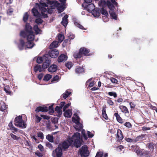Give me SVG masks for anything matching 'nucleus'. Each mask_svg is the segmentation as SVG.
Here are the masks:
<instances>
[{"label": "nucleus", "instance_id": "e2e57ef3", "mask_svg": "<svg viewBox=\"0 0 157 157\" xmlns=\"http://www.w3.org/2000/svg\"><path fill=\"white\" fill-rule=\"evenodd\" d=\"M87 135L89 138L93 137L94 136V134L91 133L90 131H87Z\"/></svg>", "mask_w": 157, "mask_h": 157}, {"label": "nucleus", "instance_id": "473e14b6", "mask_svg": "<svg viewBox=\"0 0 157 157\" xmlns=\"http://www.w3.org/2000/svg\"><path fill=\"white\" fill-rule=\"evenodd\" d=\"M84 71V69L83 68L79 67L76 68L75 70L76 73L78 74L83 72Z\"/></svg>", "mask_w": 157, "mask_h": 157}, {"label": "nucleus", "instance_id": "393cba45", "mask_svg": "<svg viewBox=\"0 0 157 157\" xmlns=\"http://www.w3.org/2000/svg\"><path fill=\"white\" fill-rule=\"evenodd\" d=\"M59 42L57 41H53L49 46V48L52 49L56 48L58 47Z\"/></svg>", "mask_w": 157, "mask_h": 157}, {"label": "nucleus", "instance_id": "9d476101", "mask_svg": "<svg viewBox=\"0 0 157 157\" xmlns=\"http://www.w3.org/2000/svg\"><path fill=\"white\" fill-rule=\"evenodd\" d=\"M119 108L121 110V112L124 113L125 115L128 117L129 116V112L127 108L125 106L120 105Z\"/></svg>", "mask_w": 157, "mask_h": 157}, {"label": "nucleus", "instance_id": "f8f14e48", "mask_svg": "<svg viewBox=\"0 0 157 157\" xmlns=\"http://www.w3.org/2000/svg\"><path fill=\"white\" fill-rule=\"evenodd\" d=\"M67 56L63 54L60 55L58 58V61L59 63L65 61L67 60Z\"/></svg>", "mask_w": 157, "mask_h": 157}, {"label": "nucleus", "instance_id": "9b49d317", "mask_svg": "<svg viewBox=\"0 0 157 157\" xmlns=\"http://www.w3.org/2000/svg\"><path fill=\"white\" fill-rule=\"evenodd\" d=\"M48 111V107L46 106H38L36 108L35 112L38 113L39 112H46Z\"/></svg>", "mask_w": 157, "mask_h": 157}, {"label": "nucleus", "instance_id": "13d9d810", "mask_svg": "<svg viewBox=\"0 0 157 157\" xmlns=\"http://www.w3.org/2000/svg\"><path fill=\"white\" fill-rule=\"evenodd\" d=\"M58 118L57 117H54L52 119V122L53 123L56 124L58 123Z\"/></svg>", "mask_w": 157, "mask_h": 157}, {"label": "nucleus", "instance_id": "c85d7f7f", "mask_svg": "<svg viewBox=\"0 0 157 157\" xmlns=\"http://www.w3.org/2000/svg\"><path fill=\"white\" fill-rule=\"evenodd\" d=\"M109 13L111 17L113 19L117 20V15L114 11H109Z\"/></svg>", "mask_w": 157, "mask_h": 157}, {"label": "nucleus", "instance_id": "338daca9", "mask_svg": "<svg viewBox=\"0 0 157 157\" xmlns=\"http://www.w3.org/2000/svg\"><path fill=\"white\" fill-rule=\"evenodd\" d=\"M125 140L128 142H132L133 143H134V139H131L129 138H126Z\"/></svg>", "mask_w": 157, "mask_h": 157}, {"label": "nucleus", "instance_id": "cd10ccee", "mask_svg": "<svg viewBox=\"0 0 157 157\" xmlns=\"http://www.w3.org/2000/svg\"><path fill=\"white\" fill-rule=\"evenodd\" d=\"M86 9L89 12H92L95 9V6L93 4H90L87 6Z\"/></svg>", "mask_w": 157, "mask_h": 157}, {"label": "nucleus", "instance_id": "f257e3e1", "mask_svg": "<svg viewBox=\"0 0 157 157\" xmlns=\"http://www.w3.org/2000/svg\"><path fill=\"white\" fill-rule=\"evenodd\" d=\"M82 138L80 137V134L78 132L74 133L72 136L68 138V140L64 141L61 144V147L65 151L74 142L75 147L78 148L81 146Z\"/></svg>", "mask_w": 157, "mask_h": 157}, {"label": "nucleus", "instance_id": "5fc2aeb1", "mask_svg": "<svg viewBox=\"0 0 157 157\" xmlns=\"http://www.w3.org/2000/svg\"><path fill=\"white\" fill-rule=\"evenodd\" d=\"M4 90L6 92V94L10 95H11L12 94L11 92L9 89L4 87Z\"/></svg>", "mask_w": 157, "mask_h": 157}, {"label": "nucleus", "instance_id": "20e7f679", "mask_svg": "<svg viewBox=\"0 0 157 157\" xmlns=\"http://www.w3.org/2000/svg\"><path fill=\"white\" fill-rule=\"evenodd\" d=\"M90 50L89 49L85 47H82L79 50V52L75 53L73 55V56L75 58H80L83 56H90L89 53Z\"/></svg>", "mask_w": 157, "mask_h": 157}, {"label": "nucleus", "instance_id": "2eb2a0df", "mask_svg": "<svg viewBox=\"0 0 157 157\" xmlns=\"http://www.w3.org/2000/svg\"><path fill=\"white\" fill-rule=\"evenodd\" d=\"M32 12L33 15L37 17H42V14L41 15V14L39 12L38 10L35 8H33L32 10Z\"/></svg>", "mask_w": 157, "mask_h": 157}, {"label": "nucleus", "instance_id": "bf43d9fd", "mask_svg": "<svg viewBox=\"0 0 157 157\" xmlns=\"http://www.w3.org/2000/svg\"><path fill=\"white\" fill-rule=\"evenodd\" d=\"M110 80L113 83H114L115 84H117L118 82L117 80L113 78H110Z\"/></svg>", "mask_w": 157, "mask_h": 157}, {"label": "nucleus", "instance_id": "6e6552de", "mask_svg": "<svg viewBox=\"0 0 157 157\" xmlns=\"http://www.w3.org/2000/svg\"><path fill=\"white\" fill-rule=\"evenodd\" d=\"M51 63V60L48 56L44 58V60L43 62L42 68L44 69L47 68Z\"/></svg>", "mask_w": 157, "mask_h": 157}, {"label": "nucleus", "instance_id": "aec40b11", "mask_svg": "<svg viewBox=\"0 0 157 157\" xmlns=\"http://www.w3.org/2000/svg\"><path fill=\"white\" fill-rule=\"evenodd\" d=\"M25 44V42L23 40L21 39L19 40V43L18 44V47L20 50H23Z\"/></svg>", "mask_w": 157, "mask_h": 157}, {"label": "nucleus", "instance_id": "dca6fc26", "mask_svg": "<svg viewBox=\"0 0 157 157\" xmlns=\"http://www.w3.org/2000/svg\"><path fill=\"white\" fill-rule=\"evenodd\" d=\"M44 69L42 68V66H41L40 65L37 64L34 67V71L35 72H37L38 71L41 72L43 71Z\"/></svg>", "mask_w": 157, "mask_h": 157}, {"label": "nucleus", "instance_id": "79ce46f5", "mask_svg": "<svg viewBox=\"0 0 157 157\" xmlns=\"http://www.w3.org/2000/svg\"><path fill=\"white\" fill-rule=\"evenodd\" d=\"M101 13L103 15L107 16H108V13L107 11L104 9V7H102L101 9Z\"/></svg>", "mask_w": 157, "mask_h": 157}, {"label": "nucleus", "instance_id": "69168bd1", "mask_svg": "<svg viewBox=\"0 0 157 157\" xmlns=\"http://www.w3.org/2000/svg\"><path fill=\"white\" fill-rule=\"evenodd\" d=\"M107 103L111 105H112L114 104V103L113 101L110 99L107 100Z\"/></svg>", "mask_w": 157, "mask_h": 157}, {"label": "nucleus", "instance_id": "39448f33", "mask_svg": "<svg viewBox=\"0 0 157 157\" xmlns=\"http://www.w3.org/2000/svg\"><path fill=\"white\" fill-rule=\"evenodd\" d=\"M15 125L21 128H26V124L25 123L24 121L22 118V116L20 115L16 117L14 121Z\"/></svg>", "mask_w": 157, "mask_h": 157}, {"label": "nucleus", "instance_id": "1a4fd4ad", "mask_svg": "<svg viewBox=\"0 0 157 157\" xmlns=\"http://www.w3.org/2000/svg\"><path fill=\"white\" fill-rule=\"evenodd\" d=\"M53 153L56 155V157H61L62 156V150L61 147H58L53 151Z\"/></svg>", "mask_w": 157, "mask_h": 157}, {"label": "nucleus", "instance_id": "4be33fe9", "mask_svg": "<svg viewBox=\"0 0 157 157\" xmlns=\"http://www.w3.org/2000/svg\"><path fill=\"white\" fill-rule=\"evenodd\" d=\"M8 126L10 128V130H13L12 132L13 133H15L14 132H17L18 131V129L16 128H15L13 125V121H11L8 124Z\"/></svg>", "mask_w": 157, "mask_h": 157}, {"label": "nucleus", "instance_id": "4d7b16f0", "mask_svg": "<svg viewBox=\"0 0 157 157\" xmlns=\"http://www.w3.org/2000/svg\"><path fill=\"white\" fill-rule=\"evenodd\" d=\"M10 135L11 137L14 140H17L19 139V138L17 136L13 133H11Z\"/></svg>", "mask_w": 157, "mask_h": 157}, {"label": "nucleus", "instance_id": "3c124183", "mask_svg": "<svg viewBox=\"0 0 157 157\" xmlns=\"http://www.w3.org/2000/svg\"><path fill=\"white\" fill-rule=\"evenodd\" d=\"M13 12V10L12 8H10L8 9L7 10V14L9 15H11L12 14Z\"/></svg>", "mask_w": 157, "mask_h": 157}, {"label": "nucleus", "instance_id": "a18cd8bd", "mask_svg": "<svg viewBox=\"0 0 157 157\" xmlns=\"http://www.w3.org/2000/svg\"><path fill=\"white\" fill-rule=\"evenodd\" d=\"M70 41L71 40L68 38L67 39H65L64 41L63 42L62 44L63 47H65L67 44V43H68L69 44H70Z\"/></svg>", "mask_w": 157, "mask_h": 157}, {"label": "nucleus", "instance_id": "09e8293b", "mask_svg": "<svg viewBox=\"0 0 157 157\" xmlns=\"http://www.w3.org/2000/svg\"><path fill=\"white\" fill-rule=\"evenodd\" d=\"M35 22L37 24H39L43 22V20L40 18H38L35 20Z\"/></svg>", "mask_w": 157, "mask_h": 157}, {"label": "nucleus", "instance_id": "423d86ee", "mask_svg": "<svg viewBox=\"0 0 157 157\" xmlns=\"http://www.w3.org/2000/svg\"><path fill=\"white\" fill-rule=\"evenodd\" d=\"M88 149V147L86 145L82 147L79 150V154L81 157H88L89 156L90 152Z\"/></svg>", "mask_w": 157, "mask_h": 157}, {"label": "nucleus", "instance_id": "72a5a7b5", "mask_svg": "<svg viewBox=\"0 0 157 157\" xmlns=\"http://www.w3.org/2000/svg\"><path fill=\"white\" fill-rule=\"evenodd\" d=\"M65 66L70 69L73 66V64L72 62L71 61H68L65 64Z\"/></svg>", "mask_w": 157, "mask_h": 157}, {"label": "nucleus", "instance_id": "58836bf2", "mask_svg": "<svg viewBox=\"0 0 157 157\" xmlns=\"http://www.w3.org/2000/svg\"><path fill=\"white\" fill-rule=\"evenodd\" d=\"M65 5H60L57 8V10H58L59 12L60 13L63 12L64 10V8Z\"/></svg>", "mask_w": 157, "mask_h": 157}, {"label": "nucleus", "instance_id": "37998d69", "mask_svg": "<svg viewBox=\"0 0 157 157\" xmlns=\"http://www.w3.org/2000/svg\"><path fill=\"white\" fill-rule=\"evenodd\" d=\"M29 17V15L28 14L27 12H26L24 14L23 17V21L25 22H26L28 18Z\"/></svg>", "mask_w": 157, "mask_h": 157}, {"label": "nucleus", "instance_id": "864d4df0", "mask_svg": "<svg viewBox=\"0 0 157 157\" xmlns=\"http://www.w3.org/2000/svg\"><path fill=\"white\" fill-rule=\"evenodd\" d=\"M103 152L101 151L98 152L95 157H102L103 156Z\"/></svg>", "mask_w": 157, "mask_h": 157}, {"label": "nucleus", "instance_id": "a878e982", "mask_svg": "<svg viewBox=\"0 0 157 157\" xmlns=\"http://www.w3.org/2000/svg\"><path fill=\"white\" fill-rule=\"evenodd\" d=\"M47 56H48V54L44 55L43 57H38L36 60L37 63H41L43 62L44 60V58H45Z\"/></svg>", "mask_w": 157, "mask_h": 157}, {"label": "nucleus", "instance_id": "4c0bfd02", "mask_svg": "<svg viewBox=\"0 0 157 157\" xmlns=\"http://www.w3.org/2000/svg\"><path fill=\"white\" fill-rule=\"evenodd\" d=\"M61 109L59 106H57L55 108V110L59 115H61L62 113Z\"/></svg>", "mask_w": 157, "mask_h": 157}, {"label": "nucleus", "instance_id": "0eeeda50", "mask_svg": "<svg viewBox=\"0 0 157 157\" xmlns=\"http://www.w3.org/2000/svg\"><path fill=\"white\" fill-rule=\"evenodd\" d=\"M48 54L49 57L55 58L57 57L59 54V51L56 49H51L49 50Z\"/></svg>", "mask_w": 157, "mask_h": 157}, {"label": "nucleus", "instance_id": "f704fd0d", "mask_svg": "<svg viewBox=\"0 0 157 157\" xmlns=\"http://www.w3.org/2000/svg\"><path fill=\"white\" fill-rule=\"evenodd\" d=\"M52 77V75L47 74L45 75L43 78V80L45 81H49Z\"/></svg>", "mask_w": 157, "mask_h": 157}, {"label": "nucleus", "instance_id": "c03bdc74", "mask_svg": "<svg viewBox=\"0 0 157 157\" xmlns=\"http://www.w3.org/2000/svg\"><path fill=\"white\" fill-rule=\"evenodd\" d=\"M7 108L6 105L5 103L1 105L0 110L2 111L5 112Z\"/></svg>", "mask_w": 157, "mask_h": 157}, {"label": "nucleus", "instance_id": "f3484780", "mask_svg": "<svg viewBox=\"0 0 157 157\" xmlns=\"http://www.w3.org/2000/svg\"><path fill=\"white\" fill-rule=\"evenodd\" d=\"M57 66L55 64H52L48 69V71L50 72H54L57 70Z\"/></svg>", "mask_w": 157, "mask_h": 157}, {"label": "nucleus", "instance_id": "412c9836", "mask_svg": "<svg viewBox=\"0 0 157 157\" xmlns=\"http://www.w3.org/2000/svg\"><path fill=\"white\" fill-rule=\"evenodd\" d=\"M114 116L116 117L117 121L121 124H123L124 121L118 113H115L114 114Z\"/></svg>", "mask_w": 157, "mask_h": 157}, {"label": "nucleus", "instance_id": "052dcab7", "mask_svg": "<svg viewBox=\"0 0 157 157\" xmlns=\"http://www.w3.org/2000/svg\"><path fill=\"white\" fill-rule=\"evenodd\" d=\"M71 104V103H68L66 105H65L63 109V111H65L66 110V109L67 108H68L70 105Z\"/></svg>", "mask_w": 157, "mask_h": 157}, {"label": "nucleus", "instance_id": "0e129e2a", "mask_svg": "<svg viewBox=\"0 0 157 157\" xmlns=\"http://www.w3.org/2000/svg\"><path fill=\"white\" fill-rule=\"evenodd\" d=\"M36 122L37 123L39 122L41 120L42 118L40 117H39L38 115H36Z\"/></svg>", "mask_w": 157, "mask_h": 157}, {"label": "nucleus", "instance_id": "2f4dec72", "mask_svg": "<svg viewBox=\"0 0 157 157\" xmlns=\"http://www.w3.org/2000/svg\"><path fill=\"white\" fill-rule=\"evenodd\" d=\"M58 41L59 43H61L64 39V36L63 34H59L58 35Z\"/></svg>", "mask_w": 157, "mask_h": 157}, {"label": "nucleus", "instance_id": "bb28decb", "mask_svg": "<svg viewBox=\"0 0 157 157\" xmlns=\"http://www.w3.org/2000/svg\"><path fill=\"white\" fill-rule=\"evenodd\" d=\"M107 5L110 10L109 11H114L115 7L113 4H112L109 1H108L107 2Z\"/></svg>", "mask_w": 157, "mask_h": 157}, {"label": "nucleus", "instance_id": "e433bc0d", "mask_svg": "<svg viewBox=\"0 0 157 157\" xmlns=\"http://www.w3.org/2000/svg\"><path fill=\"white\" fill-rule=\"evenodd\" d=\"M33 29L35 31V33L36 35L38 34L40 31V29L37 25H34L33 27Z\"/></svg>", "mask_w": 157, "mask_h": 157}, {"label": "nucleus", "instance_id": "ddd939ff", "mask_svg": "<svg viewBox=\"0 0 157 157\" xmlns=\"http://www.w3.org/2000/svg\"><path fill=\"white\" fill-rule=\"evenodd\" d=\"M117 138L119 142L121 141L123 138V136L121 131L120 129H118L117 134Z\"/></svg>", "mask_w": 157, "mask_h": 157}, {"label": "nucleus", "instance_id": "c756f323", "mask_svg": "<svg viewBox=\"0 0 157 157\" xmlns=\"http://www.w3.org/2000/svg\"><path fill=\"white\" fill-rule=\"evenodd\" d=\"M72 114V111L70 109H68L64 113V116L65 117H70Z\"/></svg>", "mask_w": 157, "mask_h": 157}, {"label": "nucleus", "instance_id": "8fccbe9b", "mask_svg": "<svg viewBox=\"0 0 157 157\" xmlns=\"http://www.w3.org/2000/svg\"><path fill=\"white\" fill-rule=\"evenodd\" d=\"M148 147L151 151H152L154 150V146L151 143H149L148 144Z\"/></svg>", "mask_w": 157, "mask_h": 157}, {"label": "nucleus", "instance_id": "7ed1b4c3", "mask_svg": "<svg viewBox=\"0 0 157 157\" xmlns=\"http://www.w3.org/2000/svg\"><path fill=\"white\" fill-rule=\"evenodd\" d=\"M36 6L38 7L43 18H45L48 17L47 13L51 14L53 12L52 8L48 9V5L45 3H42L40 2L39 4L36 3Z\"/></svg>", "mask_w": 157, "mask_h": 157}, {"label": "nucleus", "instance_id": "a19ab883", "mask_svg": "<svg viewBox=\"0 0 157 157\" xmlns=\"http://www.w3.org/2000/svg\"><path fill=\"white\" fill-rule=\"evenodd\" d=\"M53 105H52L49 106L48 108V110H49V113L50 114L52 115L53 113L54 112V110L53 107Z\"/></svg>", "mask_w": 157, "mask_h": 157}, {"label": "nucleus", "instance_id": "7c9ffc66", "mask_svg": "<svg viewBox=\"0 0 157 157\" xmlns=\"http://www.w3.org/2000/svg\"><path fill=\"white\" fill-rule=\"evenodd\" d=\"M101 10L99 9H97L95 10L93 13V15L95 17H99L100 15Z\"/></svg>", "mask_w": 157, "mask_h": 157}, {"label": "nucleus", "instance_id": "c9c22d12", "mask_svg": "<svg viewBox=\"0 0 157 157\" xmlns=\"http://www.w3.org/2000/svg\"><path fill=\"white\" fill-rule=\"evenodd\" d=\"M71 93V92L68 91L67 90H66L65 93L62 94L63 98L64 99H66Z\"/></svg>", "mask_w": 157, "mask_h": 157}, {"label": "nucleus", "instance_id": "6ab92c4d", "mask_svg": "<svg viewBox=\"0 0 157 157\" xmlns=\"http://www.w3.org/2000/svg\"><path fill=\"white\" fill-rule=\"evenodd\" d=\"M73 20L74 22V24L77 27L82 30H86V28H84L83 26L81 25L80 24H79V23L77 21V19L76 18H73Z\"/></svg>", "mask_w": 157, "mask_h": 157}, {"label": "nucleus", "instance_id": "49530a36", "mask_svg": "<svg viewBox=\"0 0 157 157\" xmlns=\"http://www.w3.org/2000/svg\"><path fill=\"white\" fill-rule=\"evenodd\" d=\"M35 154V155L39 157H42L43 156L44 154L43 153L40 152L38 151H37Z\"/></svg>", "mask_w": 157, "mask_h": 157}, {"label": "nucleus", "instance_id": "a211bd4d", "mask_svg": "<svg viewBox=\"0 0 157 157\" xmlns=\"http://www.w3.org/2000/svg\"><path fill=\"white\" fill-rule=\"evenodd\" d=\"M145 135V134H142L137 136L135 139H134V143L138 141H140L144 140V138Z\"/></svg>", "mask_w": 157, "mask_h": 157}, {"label": "nucleus", "instance_id": "b1692460", "mask_svg": "<svg viewBox=\"0 0 157 157\" xmlns=\"http://www.w3.org/2000/svg\"><path fill=\"white\" fill-rule=\"evenodd\" d=\"M28 41L27 42V48H32L34 46V44L32 41L34 40H29L27 39Z\"/></svg>", "mask_w": 157, "mask_h": 157}, {"label": "nucleus", "instance_id": "4468645a", "mask_svg": "<svg viewBox=\"0 0 157 157\" xmlns=\"http://www.w3.org/2000/svg\"><path fill=\"white\" fill-rule=\"evenodd\" d=\"M68 16L67 15H65L63 18L62 21L61 22V24L64 27H66L68 23L67 18Z\"/></svg>", "mask_w": 157, "mask_h": 157}, {"label": "nucleus", "instance_id": "ea45409f", "mask_svg": "<svg viewBox=\"0 0 157 157\" xmlns=\"http://www.w3.org/2000/svg\"><path fill=\"white\" fill-rule=\"evenodd\" d=\"M46 138L50 142H53V138L52 136L48 134L47 135Z\"/></svg>", "mask_w": 157, "mask_h": 157}, {"label": "nucleus", "instance_id": "6e6d98bb", "mask_svg": "<svg viewBox=\"0 0 157 157\" xmlns=\"http://www.w3.org/2000/svg\"><path fill=\"white\" fill-rule=\"evenodd\" d=\"M124 125L126 127L128 128L131 127L132 126V124H131V123H130L129 122H125L124 124Z\"/></svg>", "mask_w": 157, "mask_h": 157}, {"label": "nucleus", "instance_id": "680f3d73", "mask_svg": "<svg viewBox=\"0 0 157 157\" xmlns=\"http://www.w3.org/2000/svg\"><path fill=\"white\" fill-rule=\"evenodd\" d=\"M37 136L38 137H40L41 139H43L44 138V134L41 132H40L38 133Z\"/></svg>", "mask_w": 157, "mask_h": 157}, {"label": "nucleus", "instance_id": "603ef678", "mask_svg": "<svg viewBox=\"0 0 157 157\" xmlns=\"http://www.w3.org/2000/svg\"><path fill=\"white\" fill-rule=\"evenodd\" d=\"M59 76L58 75H56L53 77L51 81V82H53L54 81H57L59 79Z\"/></svg>", "mask_w": 157, "mask_h": 157}, {"label": "nucleus", "instance_id": "5701e85b", "mask_svg": "<svg viewBox=\"0 0 157 157\" xmlns=\"http://www.w3.org/2000/svg\"><path fill=\"white\" fill-rule=\"evenodd\" d=\"M106 106L105 105H104L102 110V116L103 117L105 120H107L108 118L107 114L106 113Z\"/></svg>", "mask_w": 157, "mask_h": 157}, {"label": "nucleus", "instance_id": "de8ad7c7", "mask_svg": "<svg viewBox=\"0 0 157 157\" xmlns=\"http://www.w3.org/2000/svg\"><path fill=\"white\" fill-rule=\"evenodd\" d=\"M108 94L110 96H113L114 98H116L117 97V94L115 92H109L108 93Z\"/></svg>", "mask_w": 157, "mask_h": 157}, {"label": "nucleus", "instance_id": "f03ea898", "mask_svg": "<svg viewBox=\"0 0 157 157\" xmlns=\"http://www.w3.org/2000/svg\"><path fill=\"white\" fill-rule=\"evenodd\" d=\"M20 35L21 37L24 38H26L28 40H34L35 36L32 31V27L29 23L26 24L25 30L21 31Z\"/></svg>", "mask_w": 157, "mask_h": 157}, {"label": "nucleus", "instance_id": "774afa93", "mask_svg": "<svg viewBox=\"0 0 157 157\" xmlns=\"http://www.w3.org/2000/svg\"><path fill=\"white\" fill-rule=\"evenodd\" d=\"M44 75L43 74L41 73L39 74L38 76V78L39 80H41Z\"/></svg>", "mask_w": 157, "mask_h": 157}]
</instances>
